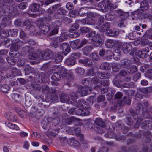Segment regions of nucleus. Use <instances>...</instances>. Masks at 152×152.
<instances>
[{
	"label": "nucleus",
	"instance_id": "1",
	"mask_svg": "<svg viewBox=\"0 0 152 152\" xmlns=\"http://www.w3.org/2000/svg\"><path fill=\"white\" fill-rule=\"evenodd\" d=\"M18 49V46L17 45L14 44H12L11 48V51L10 53V55L11 57H7L6 58L7 61L10 64L14 65L15 64L16 61L12 57H18L17 56Z\"/></svg>",
	"mask_w": 152,
	"mask_h": 152
},
{
	"label": "nucleus",
	"instance_id": "2",
	"mask_svg": "<svg viewBox=\"0 0 152 152\" xmlns=\"http://www.w3.org/2000/svg\"><path fill=\"white\" fill-rule=\"evenodd\" d=\"M71 99L68 96L64 94H62L60 96V100L61 102H66L68 104H75L77 98V96L75 92L72 93L70 95Z\"/></svg>",
	"mask_w": 152,
	"mask_h": 152
},
{
	"label": "nucleus",
	"instance_id": "3",
	"mask_svg": "<svg viewBox=\"0 0 152 152\" xmlns=\"http://www.w3.org/2000/svg\"><path fill=\"white\" fill-rule=\"evenodd\" d=\"M67 75V70L63 67L61 66L59 68L58 74L54 73L52 76L51 78L54 80H59L61 77H64Z\"/></svg>",
	"mask_w": 152,
	"mask_h": 152
},
{
	"label": "nucleus",
	"instance_id": "4",
	"mask_svg": "<svg viewBox=\"0 0 152 152\" xmlns=\"http://www.w3.org/2000/svg\"><path fill=\"white\" fill-rule=\"evenodd\" d=\"M66 131L70 134H76L79 135L81 137L82 140L83 139V135L80 133V129L77 126H75L74 128L67 127L66 129Z\"/></svg>",
	"mask_w": 152,
	"mask_h": 152
},
{
	"label": "nucleus",
	"instance_id": "5",
	"mask_svg": "<svg viewBox=\"0 0 152 152\" xmlns=\"http://www.w3.org/2000/svg\"><path fill=\"white\" fill-rule=\"evenodd\" d=\"M121 48H119L115 49L113 53H112V51L110 50H107L106 53V54L107 56L111 57L113 56V58L116 60H118L120 59L121 57L120 53V49Z\"/></svg>",
	"mask_w": 152,
	"mask_h": 152
},
{
	"label": "nucleus",
	"instance_id": "6",
	"mask_svg": "<svg viewBox=\"0 0 152 152\" xmlns=\"http://www.w3.org/2000/svg\"><path fill=\"white\" fill-rule=\"evenodd\" d=\"M91 88H88L87 86L82 87L79 88V93H75V94H77V96H84L87 95L89 93L88 91H91Z\"/></svg>",
	"mask_w": 152,
	"mask_h": 152
},
{
	"label": "nucleus",
	"instance_id": "7",
	"mask_svg": "<svg viewBox=\"0 0 152 152\" xmlns=\"http://www.w3.org/2000/svg\"><path fill=\"white\" fill-rule=\"evenodd\" d=\"M92 43L95 46H99L100 44H102L103 43V40L100 37L99 34L96 35L94 37L92 38Z\"/></svg>",
	"mask_w": 152,
	"mask_h": 152
},
{
	"label": "nucleus",
	"instance_id": "8",
	"mask_svg": "<svg viewBox=\"0 0 152 152\" xmlns=\"http://www.w3.org/2000/svg\"><path fill=\"white\" fill-rule=\"evenodd\" d=\"M95 46L93 44L88 43L83 48V53L85 55H87L94 48Z\"/></svg>",
	"mask_w": 152,
	"mask_h": 152
},
{
	"label": "nucleus",
	"instance_id": "9",
	"mask_svg": "<svg viewBox=\"0 0 152 152\" xmlns=\"http://www.w3.org/2000/svg\"><path fill=\"white\" fill-rule=\"evenodd\" d=\"M149 52L148 48H145L139 50L137 52V55L139 57L144 58L147 56V53Z\"/></svg>",
	"mask_w": 152,
	"mask_h": 152
},
{
	"label": "nucleus",
	"instance_id": "10",
	"mask_svg": "<svg viewBox=\"0 0 152 152\" xmlns=\"http://www.w3.org/2000/svg\"><path fill=\"white\" fill-rule=\"evenodd\" d=\"M121 47L123 52L125 53H128L132 49V46L129 43H124Z\"/></svg>",
	"mask_w": 152,
	"mask_h": 152
},
{
	"label": "nucleus",
	"instance_id": "11",
	"mask_svg": "<svg viewBox=\"0 0 152 152\" xmlns=\"http://www.w3.org/2000/svg\"><path fill=\"white\" fill-rule=\"evenodd\" d=\"M99 81V78H97V77H94L92 80L90 78L87 79H84L83 80L82 83L83 84H87L89 83V81H91L92 83L96 84L98 83Z\"/></svg>",
	"mask_w": 152,
	"mask_h": 152
},
{
	"label": "nucleus",
	"instance_id": "12",
	"mask_svg": "<svg viewBox=\"0 0 152 152\" xmlns=\"http://www.w3.org/2000/svg\"><path fill=\"white\" fill-rule=\"evenodd\" d=\"M52 54V52L50 50H47L39 58L41 60L48 59L51 58Z\"/></svg>",
	"mask_w": 152,
	"mask_h": 152
},
{
	"label": "nucleus",
	"instance_id": "13",
	"mask_svg": "<svg viewBox=\"0 0 152 152\" xmlns=\"http://www.w3.org/2000/svg\"><path fill=\"white\" fill-rule=\"evenodd\" d=\"M61 49L63 50L64 54L69 53L70 50V48L68 44L63 43L61 45Z\"/></svg>",
	"mask_w": 152,
	"mask_h": 152
},
{
	"label": "nucleus",
	"instance_id": "14",
	"mask_svg": "<svg viewBox=\"0 0 152 152\" xmlns=\"http://www.w3.org/2000/svg\"><path fill=\"white\" fill-rule=\"evenodd\" d=\"M41 33L45 34L50 31V27L48 23H45L40 27Z\"/></svg>",
	"mask_w": 152,
	"mask_h": 152
},
{
	"label": "nucleus",
	"instance_id": "15",
	"mask_svg": "<svg viewBox=\"0 0 152 152\" xmlns=\"http://www.w3.org/2000/svg\"><path fill=\"white\" fill-rule=\"evenodd\" d=\"M59 129H48L47 133V135L49 137L55 136L58 133Z\"/></svg>",
	"mask_w": 152,
	"mask_h": 152
},
{
	"label": "nucleus",
	"instance_id": "16",
	"mask_svg": "<svg viewBox=\"0 0 152 152\" xmlns=\"http://www.w3.org/2000/svg\"><path fill=\"white\" fill-rule=\"evenodd\" d=\"M110 27V23L108 22H106L103 24L100 27H99V30L102 32H104L109 29Z\"/></svg>",
	"mask_w": 152,
	"mask_h": 152
},
{
	"label": "nucleus",
	"instance_id": "17",
	"mask_svg": "<svg viewBox=\"0 0 152 152\" xmlns=\"http://www.w3.org/2000/svg\"><path fill=\"white\" fill-rule=\"evenodd\" d=\"M106 33L107 35L113 37L117 35L119 32L118 30L116 29L112 30L109 29L107 31Z\"/></svg>",
	"mask_w": 152,
	"mask_h": 152
},
{
	"label": "nucleus",
	"instance_id": "18",
	"mask_svg": "<svg viewBox=\"0 0 152 152\" xmlns=\"http://www.w3.org/2000/svg\"><path fill=\"white\" fill-rule=\"evenodd\" d=\"M75 59L73 58L72 56L66 59L65 61V63L68 65H73L75 64Z\"/></svg>",
	"mask_w": 152,
	"mask_h": 152
},
{
	"label": "nucleus",
	"instance_id": "19",
	"mask_svg": "<svg viewBox=\"0 0 152 152\" xmlns=\"http://www.w3.org/2000/svg\"><path fill=\"white\" fill-rule=\"evenodd\" d=\"M138 33L136 31H133L132 32L130 33L129 35V38L130 39H135L139 37L138 35Z\"/></svg>",
	"mask_w": 152,
	"mask_h": 152
},
{
	"label": "nucleus",
	"instance_id": "20",
	"mask_svg": "<svg viewBox=\"0 0 152 152\" xmlns=\"http://www.w3.org/2000/svg\"><path fill=\"white\" fill-rule=\"evenodd\" d=\"M5 124L7 126L11 129L17 130H18L19 129V128L18 126L15 124L9 122H5Z\"/></svg>",
	"mask_w": 152,
	"mask_h": 152
},
{
	"label": "nucleus",
	"instance_id": "21",
	"mask_svg": "<svg viewBox=\"0 0 152 152\" xmlns=\"http://www.w3.org/2000/svg\"><path fill=\"white\" fill-rule=\"evenodd\" d=\"M105 45L109 48H112L115 46V42L111 39H107L105 43Z\"/></svg>",
	"mask_w": 152,
	"mask_h": 152
},
{
	"label": "nucleus",
	"instance_id": "22",
	"mask_svg": "<svg viewBox=\"0 0 152 152\" xmlns=\"http://www.w3.org/2000/svg\"><path fill=\"white\" fill-rule=\"evenodd\" d=\"M68 142L70 145L71 146H76L79 145V142L74 138L69 139Z\"/></svg>",
	"mask_w": 152,
	"mask_h": 152
},
{
	"label": "nucleus",
	"instance_id": "23",
	"mask_svg": "<svg viewBox=\"0 0 152 152\" xmlns=\"http://www.w3.org/2000/svg\"><path fill=\"white\" fill-rule=\"evenodd\" d=\"M80 42V40L79 39H77L72 41L70 43V46L73 49H75L76 48H77L78 46H79Z\"/></svg>",
	"mask_w": 152,
	"mask_h": 152
},
{
	"label": "nucleus",
	"instance_id": "24",
	"mask_svg": "<svg viewBox=\"0 0 152 152\" xmlns=\"http://www.w3.org/2000/svg\"><path fill=\"white\" fill-rule=\"evenodd\" d=\"M68 34L65 32H62L59 37V41L62 42L67 39L68 38Z\"/></svg>",
	"mask_w": 152,
	"mask_h": 152
},
{
	"label": "nucleus",
	"instance_id": "25",
	"mask_svg": "<svg viewBox=\"0 0 152 152\" xmlns=\"http://www.w3.org/2000/svg\"><path fill=\"white\" fill-rule=\"evenodd\" d=\"M149 30H148L146 31V34L142 38V41L141 42V45L142 46H145L147 45L149 42V41L148 39L145 38V36L147 35V34L148 31H149Z\"/></svg>",
	"mask_w": 152,
	"mask_h": 152
},
{
	"label": "nucleus",
	"instance_id": "26",
	"mask_svg": "<svg viewBox=\"0 0 152 152\" xmlns=\"http://www.w3.org/2000/svg\"><path fill=\"white\" fill-rule=\"evenodd\" d=\"M39 8V6L38 4H34L31 5L30 9L31 11L33 12H36L38 11Z\"/></svg>",
	"mask_w": 152,
	"mask_h": 152
},
{
	"label": "nucleus",
	"instance_id": "27",
	"mask_svg": "<svg viewBox=\"0 0 152 152\" xmlns=\"http://www.w3.org/2000/svg\"><path fill=\"white\" fill-rule=\"evenodd\" d=\"M63 56L61 53H58L56 55L55 61L56 63L61 61L63 59Z\"/></svg>",
	"mask_w": 152,
	"mask_h": 152
},
{
	"label": "nucleus",
	"instance_id": "28",
	"mask_svg": "<svg viewBox=\"0 0 152 152\" xmlns=\"http://www.w3.org/2000/svg\"><path fill=\"white\" fill-rule=\"evenodd\" d=\"M79 35V33L77 32L70 30V33L69 34V36L71 38H76L78 37Z\"/></svg>",
	"mask_w": 152,
	"mask_h": 152
},
{
	"label": "nucleus",
	"instance_id": "29",
	"mask_svg": "<svg viewBox=\"0 0 152 152\" xmlns=\"http://www.w3.org/2000/svg\"><path fill=\"white\" fill-rule=\"evenodd\" d=\"M95 124L99 126H104V123L99 118H96L95 121Z\"/></svg>",
	"mask_w": 152,
	"mask_h": 152
},
{
	"label": "nucleus",
	"instance_id": "30",
	"mask_svg": "<svg viewBox=\"0 0 152 152\" xmlns=\"http://www.w3.org/2000/svg\"><path fill=\"white\" fill-rule=\"evenodd\" d=\"M100 67L103 69H108L110 68V65L109 63L104 62L101 64Z\"/></svg>",
	"mask_w": 152,
	"mask_h": 152
},
{
	"label": "nucleus",
	"instance_id": "31",
	"mask_svg": "<svg viewBox=\"0 0 152 152\" xmlns=\"http://www.w3.org/2000/svg\"><path fill=\"white\" fill-rule=\"evenodd\" d=\"M61 66H53L52 69H51L50 71L49 72L50 74H51L53 73H58V72H57V71L59 72V68Z\"/></svg>",
	"mask_w": 152,
	"mask_h": 152
},
{
	"label": "nucleus",
	"instance_id": "32",
	"mask_svg": "<svg viewBox=\"0 0 152 152\" xmlns=\"http://www.w3.org/2000/svg\"><path fill=\"white\" fill-rule=\"evenodd\" d=\"M98 7L99 10L102 11L106 10V7L104 2L99 3L98 4Z\"/></svg>",
	"mask_w": 152,
	"mask_h": 152
},
{
	"label": "nucleus",
	"instance_id": "33",
	"mask_svg": "<svg viewBox=\"0 0 152 152\" xmlns=\"http://www.w3.org/2000/svg\"><path fill=\"white\" fill-rule=\"evenodd\" d=\"M28 57L29 58L31 59L35 60L38 59V60H39V59H40L39 57H38V55L35 53H31L29 55Z\"/></svg>",
	"mask_w": 152,
	"mask_h": 152
},
{
	"label": "nucleus",
	"instance_id": "34",
	"mask_svg": "<svg viewBox=\"0 0 152 152\" xmlns=\"http://www.w3.org/2000/svg\"><path fill=\"white\" fill-rule=\"evenodd\" d=\"M99 77L101 79H106L110 77L109 74L108 73H99L98 74Z\"/></svg>",
	"mask_w": 152,
	"mask_h": 152
},
{
	"label": "nucleus",
	"instance_id": "35",
	"mask_svg": "<svg viewBox=\"0 0 152 152\" xmlns=\"http://www.w3.org/2000/svg\"><path fill=\"white\" fill-rule=\"evenodd\" d=\"M112 67L113 70L115 72H116L119 70L121 66L118 64L113 63L112 65Z\"/></svg>",
	"mask_w": 152,
	"mask_h": 152
},
{
	"label": "nucleus",
	"instance_id": "36",
	"mask_svg": "<svg viewBox=\"0 0 152 152\" xmlns=\"http://www.w3.org/2000/svg\"><path fill=\"white\" fill-rule=\"evenodd\" d=\"M90 57L93 60L97 61L99 59L98 54L95 53H92Z\"/></svg>",
	"mask_w": 152,
	"mask_h": 152
},
{
	"label": "nucleus",
	"instance_id": "37",
	"mask_svg": "<svg viewBox=\"0 0 152 152\" xmlns=\"http://www.w3.org/2000/svg\"><path fill=\"white\" fill-rule=\"evenodd\" d=\"M10 89V87L7 85H4L1 88V90L4 93L7 92Z\"/></svg>",
	"mask_w": 152,
	"mask_h": 152
},
{
	"label": "nucleus",
	"instance_id": "38",
	"mask_svg": "<svg viewBox=\"0 0 152 152\" xmlns=\"http://www.w3.org/2000/svg\"><path fill=\"white\" fill-rule=\"evenodd\" d=\"M75 71L76 72L78 73L79 75H83L85 72L84 69L80 67H78L77 68L75 69Z\"/></svg>",
	"mask_w": 152,
	"mask_h": 152
},
{
	"label": "nucleus",
	"instance_id": "39",
	"mask_svg": "<svg viewBox=\"0 0 152 152\" xmlns=\"http://www.w3.org/2000/svg\"><path fill=\"white\" fill-rule=\"evenodd\" d=\"M137 68L135 66H133L131 67L130 69H129L128 70V72L131 73H133L137 71Z\"/></svg>",
	"mask_w": 152,
	"mask_h": 152
},
{
	"label": "nucleus",
	"instance_id": "40",
	"mask_svg": "<svg viewBox=\"0 0 152 152\" xmlns=\"http://www.w3.org/2000/svg\"><path fill=\"white\" fill-rule=\"evenodd\" d=\"M96 35V33L94 31H89V33L88 34H87L86 36L90 38L92 37V38H93Z\"/></svg>",
	"mask_w": 152,
	"mask_h": 152
},
{
	"label": "nucleus",
	"instance_id": "41",
	"mask_svg": "<svg viewBox=\"0 0 152 152\" xmlns=\"http://www.w3.org/2000/svg\"><path fill=\"white\" fill-rule=\"evenodd\" d=\"M97 129V131L99 133H103L105 132L106 129L104 126H99Z\"/></svg>",
	"mask_w": 152,
	"mask_h": 152
},
{
	"label": "nucleus",
	"instance_id": "42",
	"mask_svg": "<svg viewBox=\"0 0 152 152\" xmlns=\"http://www.w3.org/2000/svg\"><path fill=\"white\" fill-rule=\"evenodd\" d=\"M81 33L83 34L89 32V29L88 28L86 27H83L80 29Z\"/></svg>",
	"mask_w": 152,
	"mask_h": 152
},
{
	"label": "nucleus",
	"instance_id": "43",
	"mask_svg": "<svg viewBox=\"0 0 152 152\" xmlns=\"http://www.w3.org/2000/svg\"><path fill=\"white\" fill-rule=\"evenodd\" d=\"M87 41L85 39H83L81 42H80V44H79V46L77 47V49L80 48L86 44L87 42Z\"/></svg>",
	"mask_w": 152,
	"mask_h": 152
},
{
	"label": "nucleus",
	"instance_id": "44",
	"mask_svg": "<svg viewBox=\"0 0 152 152\" xmlns=\"http://www.w3.org/2000/svg\"><path fill=\"white\" fill-rule=\"evenodd\" d=\"M85 64L86 66H90L92 65V63L91 61L88 58L85 59Z\"/></svg>",
	"mask_w": 152,
	"mask_h": 152
},
{
	"label": "nucleus",
	"instance_id": "45",
	"mask_svg": "<svg viewBox=\"0 0 152 152\" xmlns=\"http://www.w3.org/2000/svg\"><path fill=\"white\" fill-rule=\"evenodd\" d=\"M105 18L108 20H112L114 18L113 16L110 15V14L108 13L106 14L105 15Z\"/></svg>",
	"mask_w": 152,
	"mask_h": 152
},
{
	"label": "nucleus",
	"instance_id": "46",
	"mask_svg": "<svg viewBox=\"0 0 152 152\" xmlns=\"http://www.w3.org/2000/svg\"><path fill=\"white\" fill-rule=\"evenodd\" d=\"M58 26H56V27H54V29H53L51 31V34L53 35L58 34Z\"/></svg>",
	"mask_w": 152,
	"mask_h": 152
},
{
	"label": "nucleus",
	"instance_id": "47",
	"mask_svg": "<svg viewBox=\"0 0 152 152\" xmlns=\"http://www.w3.org/2000/svg\"><path fill=\"white\" fill-rule=\"evenodd\" d=\"M59 118L58 117H56L53 118L52 120V121L53 123V125L54 126H56L59 123Z\"/></svg>",
	"mask_w": 152,
	"mask_h": 152
},
{
	"label": "nucleus",
	"instance_id": "48",
	"mask_svg": "<svg viewBox=\"0 0 152 152\" xmlns=\"http://www.w3.org/2000/svg\"><path fill=\"white\" fill-rule=\"evenodd\" d=\"M95 72L92 69L88 70L87 71L86 75L89 76H93L94 75Z\"/></svg>",
	"mask_w": 152,
	"mask_h": 152
},
{
	"label": "nucleus",
	"instance_id": "49",
	"mask_svg": "<svg viewBox=\"0 0 152 152\" xmlns=\"http://www.w3.org/2000/svg\"><path fill=\"white\" fill-rule=\"evenodd\" d=\"M100 84L103 86H106L108 85V81L107 79L102 80L100 81Z\"/></svg>",
	"mask_w": 152,
	"mask_h": 152
},
{
	"label": "nucleus",
	"instance_id": "50",
	"mask_svg": "<svg viewBox=\"0 0 152 152\" xmlns=\"http://www.w3.org/2000/svg\"><path fill=\"white\" fill-rule=\"evenodd\" d=\"M75 113L78 115H83V108L79 109L76 111Z\"/></svg>",
	"mask_w": 152,
	"mask_h": 152
},
{
	"label": "nucleus",
	"instance_id": "51",
	"mask_svg": "<svg viewBox=\"0 0 152 152\" xmlns=\"http://www.w3.org/2000/svg\"><path fill=\"white\" fill-rule=\"evenodd\" d=\"M32 23V22L31 20H28L24 22L23 23V26H28L27 27H28L29 26H30L31 25Z\"/></svg>",
	"mask_w": 152,
	"mask_h": 152
},
{
	"label": "nucleus",
	"instance_id": "52",
	"mask_svg": "<svg viewBox=\"0 0 152 152\" xmlns=\"http://www.w3.org/2000/svg\"><path fill=\"white\" fill-rule=\"evenodd\" d=\"M141 76L140 74L139 73H136L134 76L133 77L134 80L136 81L138 80Z\"/></svg>",
	"mask_w": 152,
	"mask_h": 152
},
{
	"label": "nucleus",
	"instance_id": "53",
	"mask_svg": "<svg viewBox=\"0 0 152 152\" xmlns=\"http://www.w3.org/2000/svg\"><path fill=\"white\" fill-rule=\"evenodd\" d=\"M27 4L25 2L21 3L19 6V8L21 9H24L27 7Z\"/></svg>",
	"mask_w": 152,
	"mask_h": 152
},
{
	"label": "nucleus",
	"instance_id": "54",
	"mask_svg": "<svg viewBox=\"0 0 152 152\" xmlns=\"http://www.w3.org/2000/svg\"><path fill=\"white\" fill-rule=\"evenodd\" d=\"M12 97L15 101H17V99L19 98V96L17 94H13L12 95Z\"/></svg>",
	"mask_w": 152,
	"mask_h": 152
},
{
	"label": "nucleus",
	"instance_id": "55",
	"mask_svg": "<svg viewBox=\"0 0 152 152\" xmlns=\"http://www.w3.org/2000/svg\"><path fill=\"white\" fill-rule=\"evenodd\" d=\"M57 12L60 14H64L66 13V10L60 7L57 10Z\"/></svg>",
	"mask_w": 152,
	"mask_h": 152
},
{
	"label": "nucleus",
	"instance_id": "56",
	"mask_svg": "<svg viewBox=\"0 0 152 152\" xmlns=\"http://www.w3.org/2000/svg\"><path fill=\"white\" fill-rule=\"evenodd\" d=\"M105 99V97L103 95H101L97 98V101L98 102L103 101Z\"/></svg>",
	"mask_w": 152,
	"mask_h": 152
},
{
	"label": "nucleus",
	"instance_id": "57",
	"mask_svg": "<svg viewBox=\"0 0 152 152\" xmlns=\"http://www.w3.org/2000/svg\"><path fill=\"white\" fill-rule=\"evenodd\" d=\"M73 7L72 4L71 3H67L66 5V7L69 10H71Z\"/></svg>",
	"mask_w": 152,
	"mask_h": 152
},
{
	"label": "nucleus",
	"instance_id": "58",
	"mask_svg": "<svg viewBox=\"0 0 152 152\" xmlns=\"http://www.w3.org/2000/svg\"><path fill=\"white\" fill-rule=\"evenodd\" d=\"M117 6L113 4H108L107 6V7L108 9H115L116 8Z\"/></svg>",
	"mask_w": 152,
	"mask_h": 152
},
{
	"label": "nucleus",
	"instance_id": "59",
	"mask_svg": "<svg viewBox=\"0 0 152 152\" xmlns=\"http://www.w3.org/2000/svg\"><path fill=\"white\" fill-rule=\"evenodd\" d=\"M51 100L52 102H57L58 101V97L56 96H52Z\"/></svg>",
	"mask_w": 152,
	"mask_h": 152
},
{
	"label": "nucleus",
	"instance_id": "60",
	"mask_svg": "<svg viewBox=\"0 0 152 152\" xmlns=\"http://www.w3.org/2000/svg\"><path fill=\"white\" fill-rule=\"evenodd\" d=\"M83 115H89L90 112L87 110L83 108Z\"/></svg>",
	"mask_w": 152,
	"mask_h": 152
},
{
	"label": "nucleus",
	"instance_id": "61",
	"mask_svg": "<svg viewBox=\"0 0 152 152\" xmlns=\"http://www.w3.org/2000/svg\"><path fill=\"white\" fill-rule=\"evenodd\" d=\"M87 21L88 24H94V21L91 18H87Z\"/></svg>",
	"mask_w": 152,
	"mask_h": 152
},
{
	"label": "nucleus",
	"instance_id": "62",
	"mask_svg": "<svg viewBox=\"0 0 152 152\" xmlns=\"http://www.w3.org/2000/svg\"><path fill=\"white\" fill-rule=\"evenodd\" d=\"M108 149L106 147H104L99 149L98 152H107Z\"/></svg>",
	"mask_w": 152,
	"mask_h": 152
},
{
	"label": "nucleus",
	"instance_id": "63",
	"mask_svg": "<svg viewBox=\"0 0 152 152\" xmlns=\"http://www.w3.org/2000/svg\"><path fill=\"white\" fill-rule=\"evenodd\" d=\"M73 58L74 56H75L76 57H80L81 55V54L79 52L74 53L72 54Z\"/></svg>",
	"mask_w": 152,
	"mask_h": 152
},
{
	"label": "nucleus",
	"instance_id": "64",
	"mask_svg": "<svg viewBox=\"0 0 152 152\" xmlns=\"http://www.w3.org/2000/svg\"><path fill=\"white\" fill-rule=\"evenodd\" d=\"M29 145L28 141H25L24 142L23 147L26 149H28L29 147Z\"/></svg>",
	"mask_w": 152,
	"mask_h": 152
}]
</instances>
